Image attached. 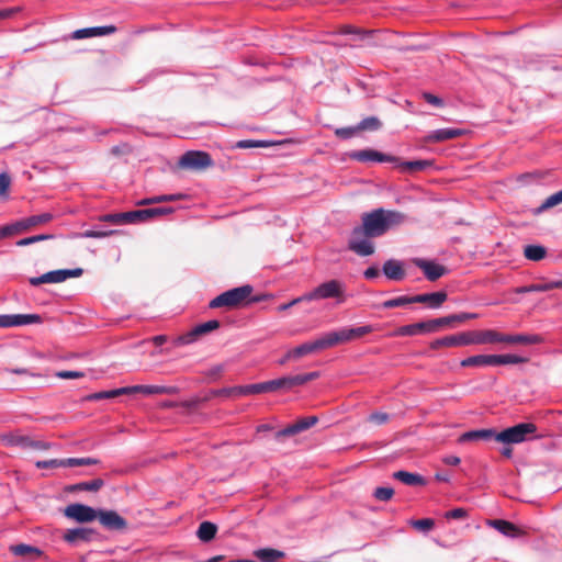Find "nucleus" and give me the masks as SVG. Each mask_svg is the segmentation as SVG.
Here are the masks:
<instances>
[{
	"instance_id": "nucleus-1",
	"label": "nucleus",
	"mask_w": 562,
	"mask_h": 562,
	"mask_svg": "<svg viewBox=\"0 0 562 562\" xmlns=\"http://www.w3.org/2000/svg\"><path fill=\"white\" fill-rule=\"evenodd\" d=\"M362 224L351 232L348 248L359 256L366 257L374 254V245L371 238L384 235L390 228L405 222L404 213L394 210L375 209L364 213Z\"/></svg>"
},
{
	"instance_id": "nucleus-2",
	"label": "nucleus",
	"mask_w": 562,
	"mask_h": 562,
	"mask_svg": "<svg viewBox=\"0 0 562 562\" xmlns=\"http://www.w3.org/2000/svg\"><path fill=\"white\" fill-rule=\"evenodd\" d=\"M490 344V329L470 330L456 335L446 336L434 340L430 344L431 349L446 347L468 346V345H487Z\"/></svg>"
},
{
	"instance_id": "nucleus-3",
	"label": "nucleus",
	"mask_w": 562,
	"mask_h": 562,
	"mask_svg": "<svg viewBox=\"0 0 562 562\" xmlns=\"http://www.w3.org/2000/svg\"><path fill=\"white\" fill-rule=\"evenodd\" d=\"M346 286L336 279L321 283L311 292L304 294V299L308 301L335 299L337 303L346 301Z\"/></svg>"
},
{
	"instance_id": "nucleus-4",
	"label": "nucleus",
	"mask_w": 562,
	"mask_h": 562,
	"mask_svg": "<svg viewBox=\"0 0 562 562\" xmlns=\"http://www.w3.org/2000/svg\"><path fill=\"white\" fill-rule=\"evenodd\" d=\"M527 359L517 355H475L463 359L461 367H486L525 363Z\"/></svg>"
},
{
	"instance_id": "nucleus-5",
	"label": "nucleus",
	"mask_w": 562,
	"mask_h": 562,
	"mask_svg": "<svg viewBox=\"0 0 562 562\" xmlns=\"http://www.w3.org/2000/svg\"><path fill=\"white\" fill-rule=\"evenodd\" d=\"M252 291H254V289L249 284L234 288V289L223 292L222 294L214 297L210 302V307L211 308H218V307H223V306L236 307V306L240 305L243 302H245L250 296Z\"/></svg>"
},
{
	"instance_id": "nucleus-6",
	"label": "nucleus",
	"mask_w": 562,
	"mask_h": 562,
	"mask_svg": "<svg viewBox=\"0 0 562 562\" xmlns=\"http://www.w3.org/2000/svg\"><path fill=\"white\" fill-rule=\"evenodd\" d=\"M372 331V327L369 325L355 327V328H341L336 331H330L323 335L324 344H326V349L335 347L340 344H346L358 338L363 337Z\"/></svg>"
},
{
	"instance_id": "nucleus-7",
	"label": "nucleus",
	"mask_w": 562,
	"mask_h": 562,
	"mask_svg": "<svg viewBox=\"0 0 562 562\" xmlns=\"http://www.w3.org/2000/svg\"><path fill=\"white\" fill-rule=\"evenodd\" d=\"M537 430V426L532 423H520L513 427L506 428L497 432L496 441L503 443H520L532 436Z\"/></svg>"
},
{
	"instance_id": "nucleus-8",
	"label": "nucleus",
	"mask_w": 562,
	"mask_h": 562,
	"mask_svg": "<svg viewBox=\"0 0 562 562\" xmlns=\"http://www.w3.org/2000/svg\"><path fill=\"white\" fill-rule=\"evenodd\" d=\"M508 344V345H538L543 342L542 336L538 334H503L494 329H490V344Z\"/></svg>"
},
{
	"instance_id": "nucleus-9",
	"label": "nucleus",
	"mask_w": 562,
	"mask_h": 562,
	"mask_svg": "<svg viewBox=\"0 0 562 562\" xmlns=\"http://www.w3.org/2000/svg\"><path fill=\"white\" fill-rule=\"evenodd\" d=\"M83 273V269H58L48 271L40 277L30 278L29 282L33 286H38L44 283H61L69 278H78Z\"/></svg>"
},
{
	"instance_id": "nucleus-10",
	"label": "nucleus",
	"mask_w": 562,
	"mask_h": 562,
	"mask_svg": "<svg viewBox=\"0 0 562 562\" xmlns=\"http://www.w3.org/2000/svg\"><path fill=\"white\" fill-rule=\"evenodd\" d=\"M179 166L183 169L204 170L213 166V159L206 151L189 150L180 157Z\"/></svg>"
},
{
	"instance_id": "nucleus-11",
	"label": "nucleus",
	"mask_w": 562,
	"mask_h": 562,
	"mask_svg": "<svg viewBox=\"0 0 562 562\" xmlns=\"http://www.w3.org/2000/svg\"><path fill=\"white\" fill-rule=\"evenodd\" d=\"M53 220V215L50 213H43L40 215H32L30 217L23 218L16 223L8 225L10 229V235H15L22 232H26L34 226H38L42 224H46Z\"/></svg>"
},
{
	"instance_id": "nucleus-12",
	"label": "nucleus",
	"mask_w": 562,
	"mask_h": 562,
	"mask_svg": "<svg viewBox=\"0 0 562 562\" xmlns=\"http://www.w3.org/2000/svg\"><path fill=\"white\" fill-rule=\"evenodd\" d=\"M318 422L317 416H306L297 419L294 424L289 425L282 430L276 432L274 437L278 441L285 437L294 436L315 426Z\"/></svg>"
},
{
	"instance_id": "nucleus-13",
	"label": "nucleus",
	"mask_w": 562,
	"mask_h": 562,
	"mask_svg": "<svg viewBox=\"0 0 562 562\" xmlns=\"http://www.w3.org/2000/svg\"><path fill=\"white\" fill-rule=\"evenodd\" d=\"M64 514L78 522H89L97 519L98 510L82 504H70L65 508Z\"/></svg>"
},
{
	"instance_id": "nucleus-14",
	"label": "nucleus",
	"mask_w": 562,
	"mask_h": 562,
	"mask_svg": "<svg viewBox=\"0 0 562 562\" xmlns=\"http://www.w3.org/2000/svg\"><path fill=\"white\" fill-rule=\"evenodd\" d=\"M4 439L9 446H16L22 449L47 450L50 447L47 442L34 440L29 436L19 434L8 435L4 437Z\"/></svg>"
},
{
	"instance_id": "nucleus-15",
	"label": "nucleus",
	"mask_w": 562,
	"mask_h": 562,
	"mask_svg": "<svg viewBox=\"0 0 562 562\" xmlns=\"http://www.w3.org/2000/svg\"><path fill=\"white\" fill-rule=\"evenodd\" d=\"M40 323H42V316L38 314L0 315V327L23 326Z\"/></svg>"
},
{
	"instance_id": "nucleus-16",
	"label": "nucleus",
	"mask_w": 562,
	"mask_h": 562,
	"mask_svg": "<svg viewBox=\"0 0 562 562\" xmlns=\"http://www.w3.org/2000/svg\"><path fill=\"white\" fill-rule=\"evenodd\" d=\"M350 157L357 161H378V162H397L398 158L386 155L374 149H362L350 154Z\"/></svg>"
},
{
	"instance_id": "nucleus-17",
	"label": "nucleus",
	"mask_w": 562,
	"mask_h": 562,
	"mask_svg": "<svg viewBox=\"0 0 562 562\" xmlns=\"http://www.w3.org/2000/svg\"><path fill=\"white\" fill-rule=\"evenodd\" d=\"M326 349V344H324L323 336L318 337L313 341L304 342L291 350L288 351V358L300 359L306 355H311L321 350Z\"/></svg>"
},
{
	"instance_id": "nucleus-18",
	"label": "nucleus",
	"mask_w": 562,
	"mask_h": 562,
	"mask_svg": "<svg viewBox=\"0 0 562 562\" xmlns=\"http://www.w3.org/2000/svg\"><path fill=\"white\" fill-rule=\"evenodd\" d=\"M220 325H221L220 322L216 319H212V321L205 322L203 324H200V325L195 326L193 329H191L189 333H187L186 335H182L181 337H179V341L183 345L191 344L194 340H196L198 337L209 334V333L220 328Z\"/></svg>"
},
{
	"instance_id": "nucleus-19",
	"label": "nucleus",
	"mask_w": 562,
	"mask_h": 562,
	"mask_svg": "<svg viewBox=\"0 0 562 562\" xmlns=\"http://www.w3.org/2000/svg\"><path fill=\"white\" fill-rule=\"evenodd\" d=\"M97 518L100 524L110 530H123L126 521L114 510H98Z\"/></svg>"
},
{
	"instance_id": "nucleus-20",
	"label": "nucleus",
	"mask_w": 562,
	"mask_h": 562,
	"mask_svg": "<svg viewBox=\"0 0 562 562\" xmlns=\"http://www.w3.org/2000/svg\"><path fill=\"white\" fill-rule=\"evenodd\" d=\"M413 262L423 270L429 281H436L447 273V268L445 266L438 265L434 261L416 258Z\"/></svg>"
},
{
	"instance_id": "nucleus-21",
	"label": "nucleus",
	"mask_w": 562,
	"mask_h": 562,
	"mask_svg": "<svg viewBox=\"0 0 562 562\" xmlns=\"http://www.w3.org/2000/svg\"><path fill=\"white\" fill-rule=\"evenodd\" d=\"M438 327L436 324V319H430L426 322H419L415 324L405 325L398 328L397 335L401 336H414L422 333H434L437 331Z\"/></svg>"
},
{
	"instance_id": "nucleus-22",
	"label": "nucleus",
	"mask_w": 562,
	"mask_h": 562,
	"mask_svg": "<svg viewBox=\"0 0 562 562\" xmlns=\"http://www.w3.org/2000/svg\"><path fill=\"white\" fill-rule=\"evenodd\" d=\"M115 32H116V27L114 25L86 27V29L76 30L72 33V38L82 40V38L97 37V36H106V35H111Z\"/></svg>"
},
{
	"instance_id": "nucleus-23",
	"label": "nucleus",
	"mask_w": 562,
	"mask_h": 562,
	"mask_svg": "<svg viewBox=\"0 0 562 562\" xmlns=\"http://www.w3.org/2000/svg\"><path fill=\"white\" fill-rule=\"evenodd\" d=\"M447 297L448 295L445 291H439L414 295L413 301H415V303L428 304V306L431 308H438L443 302L447 301Z\"/></svg>"
},
{
	"instance_id": "nucleus-24",
	"label": "nucleus",
	"mask_w": 562,
	"mask_h": 562,
	"mask_svg": "<svg viewBox=\"0 0 562 562\" xmlns=\"http://www.w3.org/2000/svg\"><path fill=\"white\" fill-rule=\"evenodd\" d=\"M138 392H140V385H135V386L121 387V389H115V390H111V391H102V392L93 393V394L87 396V400L99 401V400L114 398V397H117L123 394L138 393Z\"/></svg>"
},
{
	"instance_id": "nucleus-25",
	"label": "nucleus",
	"mask_w": 562,
	"mask_h": 562,
	"mask_svg": "<svg viewBox=\"0 0 562 562\" xmlns=\"http://www.w3.org/2000/svg\"><path fill=\"white\" fill-rule=\"evenodd\" d=\"M383 273L393 281H401L406 276L403 263L395 259H389L384 262Z\"/></svg>"
},
{
	"instance_id": "nucleus-26",
	"label": "nucleus",
	"mask_w": 562,
	"mask_h": 562,
	"mask_svg": "<svg viewBox=\"0 0 562 562\" xmlns=\"http://www.w3.org/2000/svg\"><path fill=\"white\" fill-rule=\"evenodd\" d=\"M94 536V531L89 528H75L68 529L64 533V540L69 543H79L82 541H89Z\"/></svg>"
},
{
	"instance_id": "nucleus-27",
	"label": "nucleus",
	"mask_w": 562,
	"mask_h": 562,
	"mask_svg": "<svg viewBox=\"0 0 562 562\" xmlns=\"http://www.w3.org/2000/svg\"><path fill=\"white\" fill-rule=\"evenodd\" d=\"M266 392H269L268 381L249 385L233 386V390L226 391V393H236L237 396H246Z\"/></svg>"
},
{
	"instance_id": "nucleus-28",
	"label": "nucleus",
	"mask_w": 562,
	"mask_h": 562,
	"mask_svg": "<svg viewBox=\"0 0 562 562\" xmlns=\"http://www.w3.org/2000/svg\"><path fill=\"white\" fill-rule=\"evenodd\" d=\"M10 551L18 557H23L27 560H35L42 555V551L30 544H15L10 547Z\"/></svg>"
},
{
	"instance_id": "nucleus-29",
	"label": "nucleus",
	"mask_w": 562,
	"mask_h": 562,
	"mask_svg": "<svg viewBox=\"0 0 562 562\" xmlns=\"http://www.w3.org/2000/svg\"><path fill=\"white\" fill-rule=\"evenodd\" d=\"M497 431L493 429H480L464 432L460 437V441L471 440H494L496 441Z\"/></svg>"
},
{
	"instance_id": "nucleus-30",
	"label": "nucleus",
	"mask_w": 562,
	"mask_h": 562,
	"mask_svg": "<svg viewBox=\"0 0 562 562\" xmlns=\"http://www.w3.org/2000/svg\"><path fill=\"white\" fill-rule=\"evenodd\" d=\"M477 317V314L474 313H460L453 314L440 318H435L438 329L443 326H451L454 323H463L469 319H474Z\"/></svg>"
},
{
	"instance_id": "nucleus-31",
	"label": "nucleus",
	"mask_w": 562,
	"mask_h": 562,
	"mask_svg": "<svg viewBox=\"0 0 562 562\" xmlns=\"http://www.w3.org/2000/svg\"><path fill=\"white\" fill-rule=\"evenodd\" d=\"M560 288H562V281L537 283V284H531V285H527V286H520V288H517L515 290V292L518 294L529 293V292H547V291H551L553 289H560Z\"/></svg>"
},
{
	"instance_id": "nucleus-32",
	"label": "nucleus",
	"mask_w": 562,
	"mask_h": 562,
	"mask_svg": "<svg viewBox=\"0 0 562 562\" xmlns=\"http://www.w3.org/2000/svg\"><path fill=\"white\" fill-rule=\"evenodd\" d=\"M254 555L260 560V562H277L279 559H283L285 553L273 548H262L254 552Z\"/></svg>"
},
{
	"instance_id": "nucleus-33",
	"label": "nucleus",
	"mask_w": 562,
	"mask_h": 562,
	"mask_svg": "<svg viewBox=\"0 0 562 562\" xmlns=\"http://www.w3.org/2000/svg\"><path fill=\"white\" fill-rule=\"evenodd\" d=\"M393 477L406 485H409V486L425 484V479L422 475L416 474V473H411L407 471H396L393 473Z\"/></svg>"
},
{
	"instance_id": "nucleus-34",
	"label": "nucleus",
	"mask_w": 562,
	"mask_h": 562,
	"mask_svg": "<svg viewBox=\"0 0 562 562\" xmlns=\"http://www.w3.org/2000/svg\"><path fill=\"white\" fill-rule=\"evenodd\" d=\"M430 166H431V161H429V160H413V161H403V162H400V160L397 161V168L403 172H409V173L423 171Z\"/></svg>"
},
{
	"instance_id": "nucleus-35",
	"label": "nucleus",
	"mask_w": 562,
	"mask_h": 562,
	"mask_svg": "<svg viewBox=\"0 0 562 562\" xmlns=\"http://www.w3.org/2000/svg\"><path fill=\"white\" fill-rule=\"evenodd\" d=\"M463 135L462 130L458 128H441L435 131L431 135H429V140L431 142H445L448 139L457 138Z\"/></svg>"
},
{
	"instance_id": "nucleus-36",
	"label": "nucleus",
	"mask_w": 562,
	"mask_h": 562,
	"mask_svg": "<svg viewBox=\"0 0 562 562\" xmlns=\"http://www.w3.org/2000/svg\"><path fill=\"white\" fill-rule=\"evenodd\" d=\"M490 525L505 536L515 537L519 533L518 528L510 521L503 519H494Z\"/></svg>"
},
{
	"instance_id": "nucleus-37",
	"label": "nucleus",
	"mask_w": 562,
	"mask_h": 562,
	"mask_svg": "<svg viewBox=\"0 0 562 562\" xmlns=\"http://www.w3.org/2000/svg\"><path fill=\"white\" fill-rule=\"evenodd\" d=\"M175 212L173 207L170 206H158V207H147L143 209V222L149 221L153 218L164 217L170 215Z\"/></svg>"
},
{
	"instance_id": "nucleus-38",
	"label": "nucleus",
	"mask_w": 562,
	"mask_h": 562,
	"mask_svg": "<svg viewBox=\"0 0 562 562\" xmlns=\"http://www.w3.org/2000/svg\"><path fill=\"white\" fill-rule=\"evenodd\" d=\"M216 531L217 527L215 524L203 521L200 524L196 535L201 541L209 542L215 537Z\"/></svg>"
},
{
	"instance_id": "nucleus-39",
	"label": "nucleus",
	"mask_w": 562,
	"mask_h": 562,
	"mask_svg": "<svg viewBox=\"0 0 562 562\" xmlns=\"http://www.w3.org/2000/svg\"><path fill=\"white\" fill-rule=\"evenodd\" d=\"M524 255L528 260L540 261L547 255V249L540 245H528L524 249Z\"/></svg>"
},
{
	"instance_id": "nucleus-40",
	"label": "nucleus",
	"mask_w": 562,
	"mask_h": 562,
	"mask_svg": "<svg viewBox=\"0 0 562 562\" xmlns=\"http://www.w3.org/2000/svg\"><path fill=\"white\" fill-rule=\"evenodd\" d=\"M104 485V481L102 479H94L89 482H80L70 486V491H89L97 492Z\"/></svg>"
},
{
	"instance_id": "nucleus-41",
	"label": "nucleus",
	"mask_w": 562,
	"mask_h": 562,
	"mask_svg": "<svg viewBox=\"0 0 562 562\" xmlns=\"http://www.w3.org/2000/svg\"><path fill=\"white\" fill-rule=\"evenodd\" d=\"M415 301H413V296H398L391 300H387L382 303L383 308H394V307H402L406 306L408 304H413Z\"/></svg>"
},
{
	"instance_id": "nucleus-42",
	"label": "nucleus",
	"mask_w": 562,
	"mask_h": 562,
	"mask_svg": "<svg viewBox=\"0 0 562 562\" xmlns=\"http://www.w3.org/2000/svg\"><path fill=\"white\" fill-rule=\"evenodd\" d=\"M382 126L381 121L376 116H369L363 119L358 124V130L360 131H378Z\"/></svg>"
},
{
	"instance_id": "nucleus-43",
	"label": "nucleus",
	"mask_w": 562,
	"mask_h": 562,
	"mask_svg": "<svg viewBox=\"0 0 562 562\" xmlns=\"http://www.w3.org/2000/svg\"><path fill=\"white\" fill-rule=\"evenodd\" d=\"M182 198H183L182 194H162V195H157V196H154V198L143 199V206L144 205H150V204H154V203L178 201V200H180Z\"/></svg>"
},
{
	"instance_id": "nucleus-44",
	"label": "nucleus",
	"mask_w": 562,
	"mask_h": 562,
	"mask_svg": "<svg viewBox=\"0 0 562 562\" xmlns=\"http://www.w3.org/2000/svg\"><path fill=\"white\" fill-rule=\"evenodd\" d=\"M269 392L278 390H291L290 376H283L280 379L268 381Z\"/></svg>"
},
{
	"instance_id": "nucleus-45",
	"label": "nucleus",
	"mask_w": 562,
	"mask_h": 562,
	"mask_svg": "<svg viewBox=\"0 0 562 562\" xmlns=\"http://www.w3.org/2000/svg\"><path fill=\"white\" fill-rule=\"evenodd\" d=\"M268 146H270L269 142L254 140V139H243V140H238L235 144V147L239 148V149H249V148L268 147Z\"/></svg>"
},
{
	"instance_id": "nucleus-46",
	"label": "nucleus",
	"mask_w": 562,
	"mask_h": 562,
	"mask_svg": "<svg viewBox=\"0 0 562 562\" xmlns=\"http://www.w3.org/2000/svg\"><path fill=\"white\" fill-rule=\"evenodd\" d=\"M562 203V193L560 191L548 196L544 202L539 206L538 212L546 211Z\"/></svg>"
},
{
	"instance_id": "nucleus-47",
	"label": "nucleus",
	"mask_w": 562,
	"mask_h": 562,
	"mask_svg": "<svg viewBox=\"0 0 562 562\" xmlns=\"http://www.w3.org/2000/svg\"><path fill=\"white\" fill-rule=\"evenodd\" d=\"M411 525L418 531L428 532L434 528L435 521L431 518H424L418 520H412Z\"/></svg>"
},
{
	"instance_id": "nucleus-48",
	"label": "nucleus",
	"mask_w": 562,
	"mask_h": 562,
	"mask_svg": "<svg viewBox=\"0 0 562 562\" xmlns=\"http://www.w3.org/2000/svg\"><path fill=\"white\" fill-rule=\"evenodd\" d=\"M121 225L140 222V210L120 213Z\"/></svg>"
},
{
	"instance_id": "nucleus-49",
	"label": "nucleus",
	"mask_w": 562,
	"mask_h": 562,
	"mask_svg": "<svg viewBox=\"0 0 562 562\" xmlns=\"http://www.w3.org/2000/svg\"><path fill=\"white\" fill-rule=\"evenodd\" d=\"M52 238H53V235H47V234L35 235V236H31V237H26V238L18 240L16 246L24 247V246H29V245H32V244H35V243H38L42 240H48Z\"/></svg>"
},
{
	"instance_id": "nucleus-50",
	"label": "nucleus",
	"mask_w": 562,
	"mask_h": 562,
	"mask_svg": "<svg viewBox=\"0 0 562 562\" xmlns=\"http://www.w3.org/2000/svg\"><path fill=\"white\" fill-rule=\"evenodd\" d=\"M394 495V490L392 487H376L373 492V496L381 502L390 501Z\"/></svg>"
},
{
	"instance_id": "nucleus-51",
	"label": "nucleus",
	"mask_w": 562,
	"mask_h": 562,
	"mask_svg": "<svg viewBox=\"0 0 562 562\" xmlns=\"http://www.w3.org/2000/svg\"><path fill=\"white\" fill-rule=\"evenodd\" d=\"M175 387L159 386V385H143V395L148 394H162L172 393Z\"/></svg>"
},
{
	"instance_id": "nucleus-52",
	"label": "nucleus",
	"mask_w": 562,
	"mask_h": 562,
	"mask_svg": "<svg viewBox=\"0 0 562 562\" xmlns=\"http://www.w3.org/2000/svg\"><path fill=\"white\" fill-rule=\"evenodd\" d=\"M119 233V231H99V229H88L81 234L82 237L86 238H104L111 236L113 234Z\"/></svg>"
},
{
	"instance_id": "nucleus-53",
	"label": "nucleus",
	"mask_w": 562,
	"mask_h": 562,
	"mask_svg": "<svg viewBox=\"0 0 562 562\" xmlns=\"http://www.w3.org/2000/svg\"><path fill=\"white\" fill-rule=\"evenodd\" d=\"M35 465L38 469L65 467V459H50V460L37 461L35 463Z\"/></svg>"
},
{
	"instance_id": "nucleus-54",
	"label": "nucleus",
	"mask_w": 562,
	"mask_h": 562,
	"mask_svg": "<svg viewBox=\"0 0 562 562\" xmlns=\"http://www.w3.org/2000/svg\"><path fill=\"white\" fill-rule=\"evenodd\" d=\"M357 132H359L358 125L353 127H340L335 131V135L339 138L347 139L355 136Z\"/></svg>"
},
{
	"instance_id": "nucleus-55",
	"label": "nucleus",
	"mask_w": 562,
	"mask_h": 562,
	"mask_svg": "<svg viewBox=\"0 0 562 562\" xmlns=\"http://www.w3.org/2000/svg\"><path fill=\"white\" fill-rule=\"evenodd\" d=\"M55 375L58 379L67 380V379H81L85 376V373L81 371H70V370H61L57 371Z\"/></svg>"
},
{
	"instance_id": "nucleus-56",
	"label": "nucleus",
	"mask_w": 562,
	"mask_h": 562,
	"mask_svg": "<svg viewBox=\"0 0 562 562\" xmlns=\"http://www.w3.org/2000/svg\"><path fill=\"white\" fill-rule=\"evenodd\" d=\"M224 372V366L223 364H216L212 368H210L206 372H205V376L210 380V381H216L217 379L221 378V375L223 374Z\"/></svg>"
},
{
	"instance_id": "nucleus-57",
	"label": "nucleus",
	"mask_w": 562,
	"mask_h": 562,
	"mask_svg": "<svg viewBox=\"0 0 562 562\" xmlns=\"http://www.w3.org/2000/svg\"><path fill=\"white\" fill-rule=\"evenodd\" d=\"M11 184V178L8 173H0V198L7 196Z\"/></svg>"
},
{
	"instance_id": "nucleus-58",
	"label": "nucleus",
	"mask_w": 562,
	"mask_h": 562,
	"mask_svg": "<svg viewBox=\"0 0 562 562\" xmlns=\"http://www.w3.org/2000/svg\"><path fill=\"white\" fill-rule=\"evenodd\" d=\"M468 517V510L461 507L453 508L446 513L448 519H463Z\"/></svg>"
},
{
	"instance_id": "nucleus-59",
	"label": "nucleus",
	"mask_w": 562,
	"mask_h": 562,
	"mask_svg": "<svg viewBox=\"0 0 562 562\" xmlns=\"http://www.w3.org/2000/svg\"><path fill=\"white\" fill-rule=\"evenodd\" d=\"M233 390V387H224L220 390H212L204 396V400H211L215 396H237L236 393H226V391Z\"/></svg>"
},
{
	"instance_id": "nucleus-60",
	"label": "nucleus",
	"mask_w": 562,
	"mask_h": 562,
	"mask_svg": "<svg viewBox=\"0 0 562 562\" xmlns=\"http://www.w3.org/2000/svg\"><path fill=\"white\" fill-rule=\"evenodd\" d=\"M423 99L434 105V106H438V108H441L443 105V101L442 99H440L439 97L432 94V93H429V92H424L423 93Z\"/></svg>"
},
{
	"instance_id": "nucleus-61",
	"label": "nucleus",
	"mask_w": 562,
	"mask_h": 562,
	"mask_svg": "<svg viewBox=\"0 0 562 562\" xmlns=\"http://www.w3.org/2000/svg\"><path fill=\"white\" fill-rule=\"evenodd\" d=\"M369 419L372 423L382 425L389 420V415L386 413L376 412V413L371 414Z\"/></svg>"
},
{
	"instance_id": "nucleus-62",
	"label": "nucleus",
	"mask_w": 562,
	"mask_h": 562,
	"mask_svg": "<svg viewBox=\"0 0 562 562\" xmlns=\"http://www.w3.org/2000/svg\"><path fill=\"white\" fill-rule=\"evenodd\" d=\"M301 302H307L306 299H304V294L302 296H299L296 299H293L292 301H290L289 303H285V304H282V305H279L278 306V311L279 312H283V311H286L289 310L290 307L301 303Z\"/></svg>"
},
{
	"instance_id": "nucleus-63",
	"label": "nucleus",
	"mask_w": 562,
	"mask_h": 562,
	"mask_svg": "<svg viewBox=\"0 0 562 562\" xmlns=\"http://www.w3.org/2000/svg\"><path fill=\"white\" fill-rule=\"evenodd\" d=\"M290 381H291V389L306 383L304 374H297V375L290 376Z\"/></svg>"
},
{
	"instance_id": "nucleus-64",
	"label": "nucleus",
	"mask_w": 562,
	"mask_h": 562,
	"mask_svg": "<svg viewBox=\"0 0 562 562\" xmlns=\"http://www.w3.org/2000/svg\"><path fill=\"white\" fill-rule=\"evenodd\" d=\"M83 458H68L65 459V467H83Z\"/></svg>"
}]
</instances>
